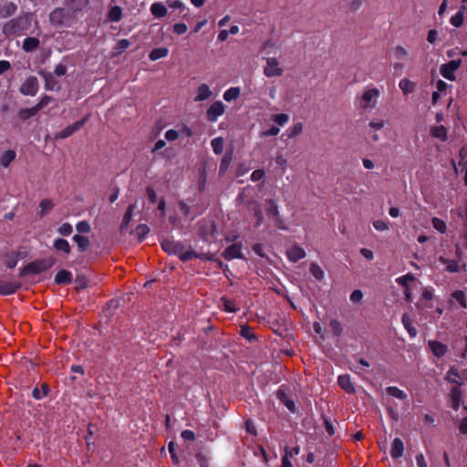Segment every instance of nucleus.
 I'll list each match as a JSON object with an SVG mask.
<instances>
[{"instance_id":"obj_1","label":"nucleus","mask_w":467,"mask_h":467,"mask_svg":"<svg viewBox=\"0 0 467 467\" xmlns=\"http://www.w3.org/2000/svg\"><path fill=\"white\" fill-rule=\"evenodd\" d=\"M161 246L165 253L177 255L182 262L190 261L192 258L209 259L206 254H199L193 251L186 250L185 245L181 241L163 239L161 241Z\"/></svg>"},{"instance_id":"obj_2","label":"nucleus","mask_w":467,"mask_h":467,"mask_svg":"<svg viewBox=\"0 0 467 467\" xmlns=\"http://www.w3.org/2000/svg\"><path fill=\"white\" fill-rule=\"evenodd\" d=\"M380 90L373 86L366 87L359 96L356 97V106L363 112L372 111L378 105Z\"/></svg>"},{"instance_id":"obj_3","label":"nucleus","mask_w":467,"mask_h":467,"mask_svg":"<svg viewBox=\"0 0 467 467\" xmlns=\"http://www.w3.org/2000/svg\"><path fill=\"white\" fill-rule=\"evenodd\" d=\"M31 14H24L18 17L7 21L2 28V33L6 36L23 35L31 26Z\"/></svg>"},{"instance_id":"obj_4","label":"nucleus","mask_w":467,"mask_h":467,"mask_svg":"<svg viewBox=\"0 0 467 467\" xmlns=\"http://www.w3.org/2000/svg\"><path fill=\"white\" fill-rule=\"evenodd\" d=\"M290 117L286 113L270 114L265 121V137L277 136L281 128L289 122Z\"/></svg>"},{"instance_id":"obj_5","label":"nucleus","mask_w":467,"mask_h":467,"mask_svg":"<svg viewBox=\"0 0 467 467\" xmlns=\"http://www.w3.org/2000/svg\"><path fill=\"white\" fill-rule=\"evenodd\" d=\"M265 215L270 224L279 230H287V223L279 213L278 205L270 200L265 203Z\"/></svg>"},{"instance_id":"obj_6","label":"nucleus","mask_w":467,"mask_h":467,"mask_svg":"<svg viewBox=\"0 0 467 467\" xmlns=\"http://www.w3.org/2000/svg\"><path fill=\"white\" fill-rule=\"evenodd\" d=\"M54 264L55 259L53 257L35 260L20 269L19 276L24 277L27 275H38L51 268Z\"/></svg>"},{"instance_id":"obj_7","label":"nucleus","mask_w":467,"mask_h":467,"mask_svg":"<svg viewBox=\"0 0 467 467\" xmlns=\"http://www.w3.org/2000/svg\"><path fill=\"white\" fill-rule=\"evenodd\" d=\"M285 72L284 63L276 57L265 58V76L268 78H279Z\"/></svg>"},{"instance_id":"obj_8","label":"nucleus","mask_w":467,"mask_h":467,"mask_svg":"<svg viewBox=\"0 0 467 467\" xmlns=\"http://www.w3.org/2000/svg\"><path fill=\"white\" fill-rule=\"evenodd\" d=\"M89 115L84 116L80 120L76 121L55 134L56 139H66L70 137L74 132L80 130L88 121Z\"/></svg>"},{"instance_id":"obj_9","label":"nucleus","mask_w":467,"mask_h":467,"mask_svg":"<svg viewBox=\"0 0 467 467\" xmlns=\"http://www.w3.org/2000/svg\"><path fill=\"white\" fill-rule=\"evenodd\" d=\"M39 88L38 80L35 76L28 77L20 86L19 91L25 96H35Z\"/></svg>"},{"instance_id":"obj_10","label":"nucleus","mask_w":467,"mask_h":467,"mask_svg":"<svg viewBox=\"0 0 467 467\" xmlns=\"http://www.w3.org/2000/svg\"><path fill=\"white\" fill-rule=\"evenodd\" d=\"M462 61L460 59L451 60L441 65L440 72L441 76L451 81L455 80V71L460 67Z\"/></svg>"},{"instance_id":"obj_11","label":"nucleus","mask_w":467,"mask_h":467,"mask_svg":"<svg viewBox=\"0 0 467 467\" xmlns=\"http://www.w3.org/2000/svg\"><path fill=\"white\" fill-rule=\"evenodd\" d=\"M225 111V106L222 101L213 102L206 111V118L210 122L217 121L218 118Z\"/></svg>"},{"instance_id":"obj_12","label":"nucleus","mask_w":467,"mask_h":467,"mask_svg":"<svg viewBox=\"0 0 467 467\" xmlns=\"http://www.w3.org/2000/svg\"><path fill=\"white\" fill-rule=\"evenodd\" d=\"M223 256L225 260H233L235 258H243L244 255L242 254V244L235 243L229 245L223 253Z\"/></svg>"},{"instance_id":"obj_13","label":"nucleus","mask_w":467,"mask_h":467,"mask_svg":"<svg viewBox=\"0 0 467 467\" xmlns=\"http://www.w3.org/2000/svg\"><path fill=\"white\" fill-rule=\"evenodd\" d=\"M67 14L64 8L57 7L49 15V21L55 26H60L65 24Z\"/></svg>"},{"instance_id":"obj_14","label":"nucleus","mask_w":467,"mask_h":467,"mask_svg":"<svg viewBox=\"0 0 467 467\" xmlns=\"http://www.w3.org/2000/svg\"><path fill=\"white\" fill-rule=\"evenodd\" d=\"M41 77L45 80V88L47 90H56L59 91L61 89V86L58 84V81L56 78V76L51 72H42L40 73Z\"/></svg>"},{"instance_id":"obj_15","label":"nucleus","mask_w":467,"mask_h":467,"mask_svg":"<svg viewBox=\"0 0 467 467\" xmlns=\"http://www.w3.org/2000/svg\"><path fill=\"white\" fill-rule=\"evenodd\" d=\"M269 166H274L276 174L283 176L286 171L287 161L283 155L279 154L270 161Z\"/></svg>"},{"instance_id":"obj_16","label":"nucleus","mask_w":467,"mask_h":467,"mask_svg":"<svg viewBox=\"0 0 467 467\" xmlns=\"http://www.w3.org/2000/svg\"><path fill=\"white\" fill-rule=\"evenodd\" d=\"M286 256L291 262L296 263L306 256V252L301 246L294 244L286 250Z\"/></svg>"},{"instance_id":"obj_17","label":"nucleus","mask_w":467,"mask_h":467,"mask_svg":"<svg viewBox=\"0 0 467 467\" xmlns=\"http://www.w3.org/2000/svg\"><path fill=\"white\" fill-rule=\"evenodd\" d=\"M21 286L19 282H4L0 281V295L11 296L14 295Z\"/></svg>"},{"instance_id":"obj_18","label":"nucleus","mask_w":467,"mask_h":467,"mask_svg":"<svg viewBox=\"0 0 467 467\" xmlns=\"http://www.w3.org/2000/svg\"><path fill=\"white\" fill-rule=\"evenodd\" d=\"M446 379L458 385L463 384L467 380V371L461 375L455 368H451L446 375Z\"/></svg>"},{"instance_id":"obj_19","label":"nucleus","mask_w":467,"mask_h":467,"mask_svg":"<svg viewBox=\"0 0 467 467\" xmlns=\"http://www.w3.org/2000/svg\"><path fill=\"white\" fill-rule=\"evenodd\" d=\"M428 345L432 354L437 358L443 357L448 350V348L445 344H442L436 340L429 341Z\"/></svg>"},{"instance_id":"obj_20","label":"nucleus","mask_w":467,"mask_h":467,"mask_svg":"<svg viewBox=\"0 0 467 467\" xmlns=\"http://www.w3.org/2000/svg\"><path fill=\"white\" fill-rule=\"evenodd\" d=\"M17 5L14 2H5L0 5V18H7L16 14Z\"/></svg>"},{"instance_id":"obj_21","label":"nucleus","mask_w":467,"mask_h":467,"mask_svg":"<svg viewBox=\"0 0 467 467\" xmlns=\"http://www.w3.org/2000/svg\"><path fill=\"white\" fill-rule=\"evenodd\" d=\"M303 124L302 122L293 123L283 134L286 140L294 139L299 136L303 132Z\"/></svg>"},{"instance_id":"obj_22","label":"nucleus","mask_w":467,"mask_h":467,"mask_svg":"<svg viewBox=\"0 0 467 467\" xmlns=\"http://www.w3.org/2000/svg\"><path fill=\"white\" fill-rule=\"evenodd\" d=\"M213 92L211 91L207 84H201L197 88V94L194 98V101H203L211 98Z\"/></svg>"},{"instance_id":"obj_23","label":"nucleus","mask_w":467,"mask_h":467,"mask_svg":"<svg viewBox=\"0 0 467 467\" xmlns=\"http://www.w3.org/2000/svg\"><path fill=\"white\" fill-rule=\"evenodd\" d=\"M88 4L89 0H65L66 6L73 12L82 11Z\"/></svg>"},{"instance_id":"obj_24","label":"nucleus","mask_w":467,"mask_h":467,"mask_svg":"<svg viewBox=\"0 0 467 467\" xmlns=\"http://www.w3.org/2000/svg\"><path fill=\"white\" fill-rule=\"evenodd\" d=\"M72 282V274L67 270H59L55 275V283L57 285H68Z\"/></svg>"},{"instance_id":"obj_25","label":"nucleus","mask_w":467,"mask_h":467,"mask_svg":"<svg viewBox=\"0 0 467 467\" xmlns=\"http://www.w3.org/2000/svg\"><path fill=\"white\" fill-rule=\"evenodd\" d=\"M278 400L290 410L295 411L296 405L283 389H279L276 392Z\"/></svg>"},{"instance_id":"obj_26","label":"nucleus","mask_w":467,"mask_h":467,"mask_svg":"<svg viewBox=\"0 0 467 467\" xmlns=\"http://www.w3.org/2000/svg\"><path fill=\"white\" fill-rule=\"evenodd\" d=\"M40 41L34 36L26 37L23 41L22 48L26 52H33L38 48Z\"/></svg>"},{"instance_id":"obj_27","label":"nucleus","mask_w":467,"mask_h":467,"mask_svg":"<svg viewBox=\"0 0 467 467\" xmlns=\"http://www.w3.org/2000/svg\"><path fill=\"white\" fill-rule=\"evenodd\" d=\"M404 451V445L402 441L400 438H395L393 440L390 455L394 459H398L402 456Z\"/></svg>"},{"instance_id":"obj_28","label":"nucleus","mask_w":467,"mask_h":467,"mask_svg":"<svg viewBox=\"0 0 467 467\" xmlns=\"http://www.w3.org/2000/svg\"><path fill=\"white\" fill-rule=\"evenodd\" d=\"M150 13L155 18H161L167 14V7L161 2H155L150 5Z\"/></svg>"},{"instance_id":"obj_29","label":"nucleus","mask_w":467,"mask_h":467,"mask_svg":"<svg viewBox=\"0 0 467 467\" xmlns=\"http://www.w3.org/2000/svg\"><path fill=\"white\" fill-rule=\"evenodd\" d=\"M53 246L57 252H63L66 254H69L71 252L69 243L64 238H57L54 241Z\"/></svg>"},{"instance_id":"obj_30","label":"nucleus","mask_w":467,"mask_h":467,"mask_svg":"<svg viewBox=\"0 0 467 467\" xmlns=\"http://www.w3.org/2000/svg\"><path fill=\"white\" fill-rule=\"evenodd\" d=\"M338 384L339 386L348 393L355 392V388L353 383L351 382L350 377L348 375H341L338 377Z\"/></svg>"},{"instance_id":"obj_31","label":"nucleus","mask_w":467,"mask_h":467,"mask_svg":"<svg viewBox=\"0 0 467 467\" xmlns=\"http://www.w3.org/2000/svg\"><path fill=\"white\" fill-rule=\"evenodd\" d=\"M73 241L77 244L78 249L80 253H83L87 251L90 242L89 239L86 236H83L81 234H75L73 235Z\"/></svg>"},{"instance_id":"obj_32","label":"nucleus","mask_w":467,"mask_h":467,"mask_svg":"<svg viewBox=\"0 0 467 467\" xmlns=\"http://www.w3.org/2000/svg\"><path fill=\"white\" fill-rule=\"evenodd\" d=\"M221 306L225 312L228 313H236L239 310L235 301L229 299L226 296H223L221 298Z\"/></svg>"},{"instance_id":"obj_33","label":"nucleus","mask_w":467,"mask_h":467,"mask_svg":"<svg viewBox=\"0 0 467 467\" xmlns=\"http://www.w3.org/2000/svg\"><path fill=\"white\" fill-rule=\"evenodd\" d=\"M240 335L249 342H255L258 340V337L254 332L253 328L247 325L241 326Z\"/></svg>"},{"instance_id":"obj_34","label":"nucleus","mask_w":467,"mask_h":467,"mask_svg":"<svg viewBox=\"0 0 467 467\" xmlns=\"http://www.w3.org/2000/svg\"><path fill=\"white\" fill-rule=\"evenodd\" d=\"M439 262H441L445 266V270L449 273H456L460 270L458 262L455 260H450L443 256H440Z\"/></svg>"},{"instance_id":"obj_35","label":"nucleus","mask_w":467,"mask_h":467,"mask_svg":"<svg viewBox=\"0 0 467 467\" xmlns=\"http://www.w3.org/2000/svg\"><path fill=\"white\" fill-rule=\"evenodd\" d=\"M232 160H233V152L230 150V151H226L221 161V163H220V167H219V175L222 176L223 175L226 171L228 170L231 162H232Z\"/></svg>"},{"instance_id":"obj_36","label":"nucleus","mask_w":467,"mask_h":467,"mask_svg":"<svg viewBox=\"0 0 467 467\" xmlns=\"http://www.w3.org/2000/svg\"><path fill=\"white\" fill-rule=\"evenodd\" d=\"M415 82L409 78H402L399 83V88L401 89L404 95H409L415 90Z\"/></svg>"},{"instance_id":"obj_37","label":"nucleus","mask_w":467,"mask_h":467,"mask_svg":"<svg viewBox=\"0 0 467 467\" xmlns=\"http://www.w3.org/2000/svg\"><path fill=\"white\" fill-rule=\"evenodd\" d=\"M402 324L411 337L417 336V329L412 325V318L409 314H403Z\"/></svg>"},{"instance_id":"obj_38","label":"nucleus","mask_w":467,"mask_h":467,"mask_svg":"<svg viewBox=\"0 0 467 467\" xmlns=\"http://www.w3.org/2000/svg\"><path fill=\"white\" fill-rule=\"evenodd\" d=\"M168 54L169 49L167 47H155L150 52L149 58L151 61H156L158 59L167 57Z\"/></svg>"},{"instance_id":"obj_39","label":"nucleus","mask_w":467,"mask_h":467,"mask_svg":"<svg viewBox=\"0 0 467 467\" xmlns=\"http://www.w3.org/2000/svg\"><path fill=\"white\" fill-rule=\"evenodd\" d=\"M16 153L13 150H5L0 157V164L7 168L11 162L16 159Z\"/></svg>"},{"instance_id":"obj_40","label":"nucleus","mask_w":467,"mask_h":467,"mask_svg":"<svg viewBox=\"0 0 467 467\" xmlns=\"http://www.w3.org/2000/svg\"><path fill=\"white\" fill-rule=\"evenodd\" d=\"M49 392V386L47 383H43L41 385V389H38L37 387H35L32 390V397L36 400H40L44 397L47 396Z\"/></svg>"},{"instance_id":"obj_41","label":"nucleus","mask_w":467,"mask_h":467,"mask_svg":"<svg viewBox=\"0 0 467 467\" xmlns=\"http://www.w3.org/2000/svg\"><path fill=\"white\" fill-rule=\"evenodd\" d=\"M108 18L111 22H119L122 18V9L119 5L112 6L109 13Z\"/></svg>"},{"instance_id":"obj_42","label":"nucleus","mask_w":467,"mask_h":467,"mask_svg":"<svg viewBox=\"0 0 467 467\" xmlns=\"http://www.w3.org/2000/svg\"><path fill=\"white\" fill-rule=\"evenodd\" d=\"M241 93V89L238 87H231L223 93V99L225 101H232L234 99H236Z\"/></svg>"},{"instance_id":"obj_43","label":"nucleus","mask_w":467,"mask_h":467,"mask_svg":"<svg viewBox=\"0 0 467 467\" xmlns=\"http://www.w3.org/2000/svg\"><path fill=\"white\" fill-rule=\"evenodd\" d=\"M37 113L38 112L36 111L35 107L26 108V109H21L18 111V118L21 120L26 121V120L29 119L30 118L36 116Z\"/></svg>"},{"instance_id":"obj_44","label":"nucleus","mask_w":467,"mask_h":467,"mask_svg":"<svg viewBox=\"0 0 467 467\" xmlns=\"http://www.w3.org/2000/svg\"><path fill=\"white\" fill-rule=\"evenodd\" d=\"M39 207V216L43 218L48 212H50L53 209L54 203L50 199H44L40 202Z\"/></svg>"},{"instance_id":"obj_45","label":"nucleus","mask_w":467,"mask_h":467,"mask_svg":"<svg viewBox=\"0 0 467 467\" xmlns=\"http://www.w3.org/2000/svg\"><path fill=\"white\" fill-rule=\"evenodd\" d=\"M223 145H224V141L222 137H216V138L213 139L211 141V146L213 148V150L217 155H219L223 152Z\"/></svg>"},{"instance_id":"obj_46","label":"nucleus","mask_w":467,"mask_h":467,"mask_svg":"<svg viewBox=\"0 0 467 467\" xmlns=\"http://www.w3.org/2000/svg\"><path fill=\"white\" fill-rule=\"evenodd\" d=\"M386 391L389 395L396 398V399H399V400H405L407 399V394L400 389L397 388V387H388L386 389Z\"/></svg>"},{"instance_id":"obj_47","label":"nucleus","mask_w":467,"mask_h":467,"mask_svg":"<svg viewBox=\"0 0 467 467\" xmlns=\"http://www.w3.org/2000/svg\"><path fill=\"white\" fill-rule=\"evenodd\" d=\"M451 398L452 400V407L458 410L461 405V391L458 387H454L451 390Z\"/></svg>"},{"instance_id":"obj_48","label":"nucleus","mask_w":467,"mask_h":467,"mask_svg":"<svg viewBox=\"0 0 467 467\" xmlns=\"http://www.w3.org/2000/svg\"><path fill=\"white\" fill-rule=\"evenodd\" d=\"M135 206L133 204H130L123 215V219L121 222V229L127 228L133 214Z\"/></svg>"},{"instance_id":"obj_49","label":"nucleus","mask_w":467,"mask_h":467,"mask_svg":"<svg viewBox=\"0 0 467 467\" xmlns=\"http://www.w3.org/2000/svg\"><path fill=\"white\" fill-rule=\"evenodd\" d=\"M431 135L435 138L445 140L447 139V130L442 125L435 127L431 130Z\"/></svg>"},{"instance_id":"obj_50","label":"nucleus","mask_w":467,"mask_h":467,"mask_svg":"<svg viewBox=\"0 0 467 467\" xmlns=\"http://www.w3.org/2000/svg\"><path fill=\"white\" fill-rule=\"evenodd\" d=\"M432 226L435 230H437L441 234H444L447 230L446 223L440 218L434 217L432 218Z\"/></svg>"},{"instance_id":"obj_51","label":"nucleus","mask_w":467,"mask_h":467,"mask_svg":"<svg viewBox=\"0 0 467 467\" xmlns=\"http://www.w3.org/2000/svg\"><path fill=\"white\" fill-rule=\"evenodd\" d=\"M310 273L312 274V275L317 279V280H322L324 278V271L321 269V267L316 264V263H312L310 265Z\"/></svg>"},{"instance_id":"obj_52","label":"nucleus","mask_w":467,"mask_h":467,"mask_svg":"<svg viewBox=\"0 0 467 467\" xmlns=\"http://www.w3.org/2000/svg\"><path fill=\"white\" fill-rule=\"evenodd\" d=\"M415 276L411 274H407L402 276H400L396 279V282L402 285L404 288L409 287L410 282L414 281Z\"/></svg>"},{"instance_id":"obj_53","label":"nucleus","mask_w":467,"mask_h":467,"mask_svg":"<svg viewBox=\"0 0 467 467\" xmlns=\"http://www.w3.org/2000/svg\"><path fill=\"white\" fill-rule=\"evenodd\" d=\"M52 100V98L48 95H42L37 104H36L34 107L36 109L37 112H39L43 108L47 106Z\"/></svg>"},{"instance_id":"obj_54","label":"nucleus","mask_w":467,"mask_h":467,"mask_svg":"<svg viewBox=\"0 0 467 467\" xmlns=\"http://www.w3.org/2000/svg\"><path fill=\"white\" fill-rule=\"evenodd\" d=\"M275 46H277L278 49L281 48L280 34L277 33L271 38L267 39L266 42H265V48L274 47Z\"/></svg>"},{"instance_id":"obj_55","label":"nucleus","mask_w":467,"mask_h":467,"mask_svg":"<svg viewBox=\"0 0 467 467\" xmlns=\"http://www.w3.org/2000/svg\"><path fill=\"white\" fill-rule=\"evenodd\" d=\"M168 450H169V452L171 454V459L172 463L175 464V465L179 464L180 463V460H179V457H178L177 452H176V445H175L174 441H171L168 444Z\"/></svg>"},{"instance_id":"obj_56","label":"nucleus","mask_w":467,"mask_h":467,"mask_svg":"<svg viewBox=\"0 0 467 467\" xmlns=\"http://www.w3.org/2000/svg\"><path fill=\"white\" fill-rule=\"evenodd\" d=\"M73 232V227L72 225L69 223H62L58 229H57V233L60 234V235H63V236H68L72 234Z\"/></svg>"},{"instance_id":"obj_57","label":"nucleus","mask_w":467,"mask_h":467,"mask_svg":"<svg viewBox=\"0 0 467 467\" xmlns=\"http://www.w3.org/2000/svg\"><path fill=\"white\" fill-rule=\"evenodd\" d=\"M385 120L382 119H374L369 121L368 128L373 130H380L385 127Z\"/></svg>"},{"instance_id":"obj_58","label":"nucleus","mask_w":467,"mask_h":467,"mask_svg":"<svg viewBox=\"0 0 467 467\" xmlns=\"http://www.w3.org/2000/svg\"><path fill=\"white\" fill-rule=\"evenodd\" d=\"M76 230L79 234H88L91 230L90 224L87 221H80L76 224Z\"/></svg>"},{"instance_id":"obj_59","label":"nucleus","mask_w":467,"mask_h":467,"mask_svg":"<svg viewBox=\"0 0 467 467\" xmlns=\"http://www.w3.org/2000/svg\"><path fill=\"white\" fill-rule=\"evenodd\" d=\"M14 255H15V252H10V253L5 254V258H6L5 265L10 269L15 268L17 265V258L14 257Z\"/></svg>"},{"instance_id":"obj_60","label":"nucleus","mask_w":467,"mask_h":467,"mask_svg":"<svg viewBox=\"0 0 467 467\" xmlns=\"http://www.w3.org/2000/svg\"><path fill=\"white\" fill-rule=\"evenodd\" d=\"M149 232H150V229H149L148 225H146V224L138 225L136 228V233L139 237V241L141 242L146 237V235L148 234Z\"/></svg>"},{"instance_id":"obj_61","label":"nucleus","mask_w":467,"mask_h":467,"mask_svg":"<svg viewBox=\"0 0 467 467\" xmlns=\"http://www.w3.org/2000/svg\"><path fill=\"white\" fill-rule=\"evenodd\" d=\"M463 16L462 12H457L453 16L451 17L450 23L455 27H460L463 23Z\"/></svg>"},{"instance_id":"obj_62","label":"nucleus","mask_w":467,"mask_h":467,"mask_svg":"<svg viewBox=\"0 0 467 467\" xmlns=\"http://www.w3.org/2000/svg\"><path fill=\"white\" fill-rule=\"evenodd\" d=\"M394 55L398 59H405L408 57L409 52L405 47L398 46L394 48Z\"/></svg>"},{"instance_id":"obj_63","label":"nucleus","mask_w":467,"mask_h":467,"mask_svg":"<svg viewBox=\"0 0 467 467\" xmlns=\"http://www.w3.org/2000/svg\"><path fill=\"white\" fill-rule=\"evenodd\" d=\"M195 458L200 467H209V460L205 455L198 452L196 453Z\"/></svg>"},{"instance_id":"obj_64","label":"nucleus","mask_w":467,"mask_h":467,"mask_svg":"<svg viewBox=\"0 0 467 467\" xmlns=\"http://www.w3.org/2000/svg\"><path fill=\"white\" fill-rule=\"evenodd\" d=\"M373 227L377 231H387L389 230V223L382 220H376L373 222Z\"/></svg>"}]
</instances>
